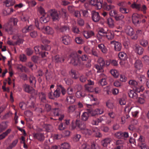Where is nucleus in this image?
<instances>
[{"mask_svg": "<svg viewBox=\"0 0 149 149\" xmlns=\"http://www.w3.org/2000/svg\"><path fill=\"white\" fill-rule=\"evenodd\" d=\"M86 98L89 101H96L97 100V99L94 97H93L92 95H88L86 97Z\"/></svg>", "mask_w": 149, "mask_h": 149, "instance_id": "e433bc0d", "label": "nucleus"}, {"mask_svg": "<svg viewBox=\"0 0 149 149\" xmlns=\"http://www.w3.org/2000/svg\"><path fill=\"white\" fill-rule=\"evenodd\" d=\"M60 94V91L56 89L53 93V96L51 97V98H53V97H55V98H57L59 97Z\"/></svg>", "mask_w": 149, "mask_h": 149, "instance_id": "8fccbe9b", "label": "nucleus"}, {"mask_svg": "<svg viewBox=\"0 0 149 149\" xmlns=\"http://www.w3.org/2000/svg\"><path fill=\"white\" fill-rule=\"evenodd\" d=\"M107 106L109 109H113L114 107L113 102L111 100H109L106 102Z\"/></svg>", "mask_w": 149, "mask_h": 149, "instance_id": "ea45409f", "label": "nucleus"}, {"mask_svg": "<svg viewBox=\"0 0 149 149\" xmlns=\"http://www.w3.org/2000/svg\"><path fill=\"white\" fill-rule=\"evenodd\" d=\"M17 68L20 70L22 72H26L28 71V70L24 66L21 65H19L17 66Z\"/></svg>", "mask_w": 149, "mask_h": 149, "instance_id": "58836bf2", "label": "nucleus"}, {"mask_svg": "<svg viewBox=\"0 0 149 149\" xmlns=\"http://www.w3.org/2000/svg\"><path fill=\"white\" fill-rule=\"evenodd\" d=\"M90 3L91 5L95 6L98 9L102 8V3L101 0H90Z\"/></svg>", "mask_w": 149, "mask_h": 149, "instance_id": "6e6552de", "label": "nucleus"}, {"mask_svg": "<svg viewBox=\"0 0 149 149\" xmlns=\"http://www.w3.org/2000/svg\"><path fill=\"white\" fill-rule=\"evenodd\" d=\"M98 64L95 65V67L97 70V72H102L104 71L103 67L105 65L108 66L110 64V62L108 61H105L104 59L102 57H100L97 61Z\"/></svg>", "mask_w": 149, "mask_h": 149, "instance_id": "f03ea898", "label": "nucleus"}, {"mask_svg": "<svg viewBox=\"0 0 149 149\" xmlns=\"http://www.w3.org/2000/svg\"><path fill=\"white\" fill-rule=\"evenodd\" d=\"M39 97L41 99L42 101L43 102H44L45 101V95L44 93H40L39 94Z\"/></svg>", "mask_w": 149, "mask_h": 149, "instance_id": "052dcab7", "label": "nucleus"}, {"mask_svg": "<svg viewBox=\"0 0 149 149\" xmlns=\"http://www.w3.org/2000/svg\"><path fill=\"white\" fill-rule=\"evenodd\" d=\"M66 100L68 103L72 104L74 102L75 99L73 97L70 96L67 97Z\"/></svg>", "mask_w": 149, "mask_h": 149, "instance_id": "79ce46f5", "label": "nucleus"}, {"mask_svg": "<svg viewBox=\"0 0 149 149\" xmlns=\"http://www.w3.org/2000/svg\"><path fill=\"white\" fill-rule=\"evenodd\" d=\"M105 36L109 40H112L114 37V33L112 31H108L106 33Z\"/></svg>", "mask_w": 149, "mask_h": 149, "instance_id": "4be33fe9", "label": "nucleus"}, {"mask_svg": "<svg viewBox=\"0 0 149 149\" xmlns=\"http://www.w3.org/2000/svg\"><path fill=\"white\" fill-rule=\"evenodd\" d=\"M4 3L6 6L9 7L13 5L15 3L14 0H6Z\"/></svg>", "mask_w": 149, "mask_h": 149, "instance_id": "2f4dec72", "label": "nucleus"}, {"mask_svg": "<svg viewBox=\"0 0 149 149\" xmlns=\"http://www.w3.org/2000/svg\"><path fill=\"white\" fill-rule=\"evenodd\" d=\"M94 135L97 137H100L102 136V134L98 130L97 128H96L93 130Z\"/></svg>", "mask_w": 149, "mask_h": 149, "instance_id": "a19ab883", "label": "nucleus"}, {"mask_svg": "<svg viewBox=\"0 0 149 149\" xmlns=\"http://www.w3.org/2000/svg\"><path fill=\"white\" fill-rule=\"evenodd\" d=\"M88 111L89 113L92 116L98 115L96 109L95 110H89Z\"/></svg>", "mask_w": 149, "mask_h": 149, "instance_id": "3c124183", "label": "nucleus"}, {"mask_svg": "<svg viewBox=\"0 0 149 149\" xmlns=\"http://www.w3.org/2000/svg\"><path fill=\"white\" fill-rule=\"evenodd\" d=\"M75 124L76 125V126L74 125H72V129H74L76 127H77L82 132L86 129V127L85 124L79 120H76L75 122Z\"/></svg>", "mask_w": 149, "mask_h": 149, "instance_id": "20e7f679", "label": "nucleus"}, {"mask_svg": "<svg viewBox=\"0 0 149 149\" xmlns=\"http://www.w3.org/2000/svg\"><path fill=\"white\" fill-rule=\"evenodd\" d=\"M81 132L83 134L86 135H90L92 133V132L91 130L86 128L85 129Z\"/></svg>", "mask_w": 149, "mask_h": 149, "instance_id": "09e8293b", "label": "nucleus"}, {"mask_svg": "<svg viewBox=\"0 0 149 149\" xmlns=\"http://www.w3.org/2000/svg\"><path fill=\"white\" fill-rule=\"evenodd\" d=\"M8 125L6 122H3L0 124V132L4 130Z\"/></svg>", "mask_w": 149, "mask_h": 149, "instance_id": "f704fd0d", "label": "nucleus"}, {"mask_svg": "<svg viewBox=\"0 0 149 149\" xmlns=\"http://www.w3.org/2000/svg\"><path fill=\"white\" fill-rule=\"evenodd\" d=\"M100 76L101 80H100L99 84L102 86L107 85V82L106 79L107 78V77L103 73L101 74Z\"/></svg>", "mask_w": 149, "mask_h": 149, "instance_id": "4468645a", "label": "nucleus"}, {"mask_svg": "<svg viewBox=\"0 0 149 149\" xmlns=\"http://www.w3.org/2000/svg\"><path fill=\"white\" fill-rule=\"evenodd\" d=\"M38 11L42 15L46 14L45 13V10L42 7L40 6L38 8Z\"/></svg>", "mask_w": 149, "mask_h": 149, "instance_id": "69168bd1", "label": "nucleus"}, {"mask_svg": "<svg viewBox=\"0 0 149 149\" xmlns=\"http://www.w3.org/2000/svg\"><path fill=\"white\" fill-rule=\"evenodd\" d=\"M134 66L137 69H140L142 67L141 61L139 60H136L134 63Z\"/></svg>", "mask_w": 149, "mask_h": 149, "instance_id": "c85d7f7f", "label": "nucleus"}, {"mask_svg": "<svg viewBox=\"0 0 149 149\" xmlns=\"http://www.w3.org/2000/svg\"><path fill=\"white\" fill-rule=\"evenodd\" d=\"M118 56L119 58L122 60L120 62V65L122 66H124L125 62L124 61L126 60L127 58V56L126 54L124 52H121L118 54Z\"/></svg>", "mask_w": 149, "mask_h": 149, "instance_id": "423d86ee", "label": "nucleus"}, {"mask_svg": "<svg viewBox=\"0 0 149 149\" xmlns=\"http://www.w3.org/2000/svg\"><path fill=\"white\" fill-rule=\"evenodd\" d=\"M50 46L48 45H46L45 46L42 45L40 47L36 46L34 47L35 51L36 54H40V50L41 49L42 50H50Z\"/></svg>", "mask_w": 149, "mask_h": 149, "instance_id": "0eeeda50", "label": "nucleus"}, {"mask_svg": "<svg viewBox=\"0 0 149 149\" xmlns=\"http://www.w3.org/2000/svg\"><path fill=\"white\" fill-rule=\"evenodd\" d=\"M111 44L114 46V49L116 51H119L121 49V45L120 43L118 42L113 41L111 42Z\"/></svg>", "mask_w": 149, "mask_h": 149, "instance_id": "f8f14e48", "label": "nucleus"}, {"mask_svg": "<svg viewBox=\"0 0 149 149\" xmlns=\"http://www.w3.org/2000/svg\"><path fill=\"white\" fill-rule=\"evenodd\" d=\"M49 20V17H48L47 14L42 15L40 18V21L41 22L46 23L48 22Z\"/></svg>", "mask_w": 149, "mask_h": 149, "instance_id": "cd10ccee", "label": "nucleus"}, {"mask_svg": "<svg viewBox=\"0 0 149 149\" xmlns=\"http://www.w3.org/2000/svg\"><path fill=\"white\" fill-rule=\"evenodd\" d=\"M107 118L105 116H103L98 118L99 123L105 122Z\"/></svg>", "mask_w": 149, "mask_h": 149, "instance_id": "e2e57ef3", "label": "nucleus"}, {"mask_svg": "<svg viewBox=\"0 0 149 149\" xmlns=\"http://www.w3.org/2000/svg\"><path fill=\"white\" fill-rule=\"evenodd\" d=\"M119 11L122 13L124 14H127L129 12V11L126 8L121 7L119 9Z\"/></svg>", "mask_w": 149, "mask_h": 149, "instance_id": "49530a36", "label": "nucleus"}, {"mask_svg": "<svg viewBox=\"0 0 149 149\" xmlns=\"http://www.w3.org/2000/svg\"><path fill=\"white\" fill-rule=\"evenodd\" d=\"M33 136L34 139H36L40 141L43 140L45 139L44 134L40 133L34 134Z\"/></svg>", "mask_w": 149, "mask_h": 149, "instance_id": "dca6fc26", "label": "nucleus"}, {"mask_svg": "<svg viewBox=\"0 0 149 149\" xmlns=\"http://www.w3.org/2000/svg\"><path fill=\"white\" fill-rule=\"evenodd\" d=\"M59 29L61 31L64 32L67 31H69V28L68 26H61Z\"/></svg>", "mask_w": 149, "mask_h": 149, "instance_id": "5fc2aeb1", "label": "nucleus"}, {"mask_svg": "<svg viewBox=\"0 0 149 149\" xmlns=\"http://www.w3.org/2000/svg\"><path fill=\"white\" fill-rule=\"evenodd\" d=\"M140 44L143 47H146L148 44V41L145 39H142L140 40Z\"/></svg>", "mask_w": 149, "mask_h": 149, "instance_id": "37998d69", "label": "nucleus"}, {"mask_svg": "<svg viewBox=\"0 0 149 149\" xmlns=\"http://www.w3.org/2000/svg\"><path fill=\"white\" fill-rule=\"evenodd\" d=\"M118 11L116 10H113L110 12L109 14L111 16L115 17V16L118 15Z\"/></svg>", "mask_w": 149, "mask_h": 149, "instance_id": "603ef678", "label": "nucleus"}, {"mask_svg": "<svg viewBox=\"0 0 149 149\" xmlns=\"http://www.w3.org/2000/svg\"><path fill=\"white\" fill-rule=\"evenodd\" d=\"M114 136L117 138H121L123 137V132H117L114 134Z\"/></svg>", "mask_w": 149, "mask_h": 149, "instance_id": "13d9d810", "label": "nucleus"}, {"mask_svg": "<svg viewBox=\"0 0 149 149\" xmlns=\"http://www.w3.org/2000/svg\"><path fill=\"white\" fill-rule=\"evenodd\" d=\"M81 149H100L99 145H95L94 143L90 144L88 143H84L82 144Z\"/></svg>", "mask_w": 149, "mask_h": 149, "instance_id": "7ed1b4c3", "label": "nucleus"}, {"mask_svg": "<svg viewBox=\"0 0 149 149\" xmlns=\"http://www.w3.org/2000/svg\"><path fill=\"white\" fill-rule=\"evenodd\" d=\"M52 60L55 62L59 63L63 61L64 59L62 57H60L59 55H56L53 57Z\"/></svg>", "mask_w": 149, "mask_h": 149, "instance_id": "bb28decb", "label": "nucleus"}, {"mask_svg": "<svg viewBox=\"0 0 149 149\" xmlns=\"http://www.w3.org/2000/svg\"><path fill=\"white\" fill-rule=\"evenodd\" d=\"M49 13L53 20L54 21L57 20L59 17L60 13L54 10H52L49 11Z\"/></svg>", "mask_w": 149, "mask_h": 149, "instance_id": "39448f33", "label": "nucleus"}, {"mask_svg": "<svg viewBox=\"0 0 149 149\" xmlns=\"http://www.w3.org/2000/svg\"><path fill=\"white\" fill-rule=\"evenodd\" d=\"M76 109L75 106L71 105L68 108V111L69 113H72Z\"/></svg>", "mask_w": 149, "mask_h": 149, "instance_id": "864d4df0", "label": "nucleus"}, {"mask_svg": "<svg viewBox=\"0 0 149 149\" xmlns=\"http://www.w3.org/2000/svg\"><path fill=\"white\" fill-rule=\"evenodd\" d=\"M83 33L84 36L87 39L92 38L95 35L94 33L91 30L84 31Z\"/></svg>", "mask_w": 149, "mask_h": 149, "instance_id": "9d476101", "label": "nucleus"}, {"mask_svg": "<svg viewBox=\"0 0 149 149\" xmlns=\"http://www.w3.org/2000/svg\"><path fill=\"white\" fill-rule=\"evenodd\" d=\"M33 29L32 26L30 25L24 27L22 29V31L23 33H26L29 32Z\"/></svg>", "mask_w": 149, "mask_h": 149, "instance_id": "c756f323", "label": "nucleus"}, {"mask_svg": "<svg viewBox=\"0 0 149 149\" xmlns=\"http://www.w3.org/2000/svg\"><path fill=\"white\" fill-rule=\"evenodd\" d=\"M131 7L133 8H135L138 10H140L141 6L140 4H137L134 3L131 6Z\"/></svg>", "mask_w": 149, "mask_h": 149, "instance_id": "de8ad7c7", "label": "nucleus"}, {"mask_svg": "<svg viewBox=\"0 0 149 149\" xmlns=\"http://www.w3.org/2000/svg\"><path fill=\"white\" fill-rule=\"evenodd\" d=\"M62 148L65 149H68L70 147V144L67 143H64L61 144Z\"/></svg>", "mask_w": 149, "mask_h": 149, "instance_id": "680f3d73", "label": "nucleus"}, {"mask_svg": "<svg viewBox=\"0 0 149 149\" xmlns=\"http://www.w3.org/2000/svg\"><path fill=\"white\" fill-rule=\"evenodd\" d=\"M18 142V139H16L13 141L10 144L8 147L9 149H11L13 148L14 147L17 143Z\"/></svg>", "mask_w": 149, "mask_h": 149, "instance_id": "4c0bfd02", "label": "nucleus"}, {"mask_svg": "<svg viewBox=\"0 0 149 149\" xmlns=\"http://www.w3.org/2000/svg\"><path fill=\"white\" fill-rule=\"evenodd\" d=\"M120 81L123 82H125L127 80V78L123 74H121L120 76Z\"/></svg>", "mask_w": 149, "mask_h": 149, "instance_id": "774afa93", "label": "nucleus"}, {"mask_svg": "<svg viewBox=\"0 0 149 149\" xmlns=\"http://www.w3.org/2000/svg\"><path fill=\"white\" fill-rule=\"evenodd\" d=\"M129 84L131 86L136 87L137 85V82L134 80H130L129 81Z\"/></svg>", "mask_w": 149, "mask_h": 149, "instance_id": "6e6d98bb", "label": "nucleus"}, {"mask_svg": "<svg viewBox=\"0 0 149 149\" xmlns=\"http://www.w3.org/2000/svg\"><path fill=\"white\" fill-rule=\"evenodd\" d=\"M74 15L75 17L79 18L81 17V14L79 11L76 10L74 11Z\"/></svg>", "mask_w": 149, "mask_h": 149, "instance_id": "338daca9", "label": "nucleus"}, {"mask_svg": "<svg viewBox=\"0 0 149 149\" xmlns=\"http://www.w3.org/2000/svg\"><path fill=\"white\" fill-rule=\"evenodd\" d=\"M23 87L24 90L26 92L31 93L33 91V88L28 84H25Z\"/></svg>", "mask_w": 149, "mask_h": 149, "instance_id": "b1692460", "label": "nucleus"}, {"mask_svg": "<svg viewBox=\"0 0 149 149\" xmlns=\"http://www.w3.org/2000/svg\"><path fill=\"white\" fill-rule=\"evenodd\" d=\"M125 33L128 36H132L134 34V31L133 29L130 26H128L125 29Z\"/></svg>", "mask_w": 149, "mask_h": 149, "instance_id": "f3484780", "label": "nucleus"}, {"mask_svg": "<svg viewBox=\"0 0 149 149\" xmlns=\"http://www.w3.org/2000/svg\"><path fill=\"white\" fill-rule=\"evenodd\" d=\"M63 137V136L61 134H56L52 135L50 138L49 139L50 142H53L54 141L59 139H61Z\"/></svg>", "mask_w": 149, "mask_h": 149, "instance_id": "aec40b11", "label": "nucleus"}, {"mask_svg": "<svg viewBox=\"0 0 149 149\" xmlns=\"http://www.w3.org/2000/svg\"><path fill=\"white\" fill-rule=\"evenodd\" d=\"M98 47L102 52L104 54H106L107 52V49L104 45L103 44H99Z\"/></svg>", "mask_w": 149, "mask_h": 149, "instance_id": "393cba45", "label": "nucleus"}, {"mask_svg": "<svg viewBox=\"0 0 149 149\" xmlns=\"http://www.w3.org/2000/svg\"><path fill=\"white\" fill-rule=\"evenodd\" d=\"M144 90V88L142 86H140V87H135L134 90L137 93H139L141 91H142Z\"/></svg>", "mask_w": 149, "mask_h": 149, "instance_id": "bf43d9fd", "label": "nucleus"}, {"mask_svg": "<svg viewBox=\"0 0 149 149\" xmlns=\"http://www.w3.org/2000/svg\"><path fill=\"white\" fill-rule=\"evenodd\" d=\"M63 42L65 45H68L71 43V38L68 36H64L62 37Z\"/></svg>", "mask_w": 149, "mask_h": 149, "instance_id": "a211bd4d", "label": "nucleus"}, {"mask_svg": "<svg viewBox=\"0 0 149 149\" xmlns=\"http://www.w3.org/2000/svg\"><path fill=\"white\" fill-rule=\"evenodd\" d=\"M76 42L78 44H82L83 42L82 38L80 37H77L75 38Z\"/></svg>", "mask_w": 149, "mask_h": 149, "instance_id": "0e129e2a", "label": "nucleus"}, {"mask_svg": "<svg viewBox=\"0 0 149 149\" xmlns=\"http://www.w3.org/2000/svg\"><path fill=\"white\" fill-rule=\"evenodd\" d=\"M107 23L110 28H113L115 26L114 21L113 19L111 17L107 19Z\"/></svg>", "mask_w": 149, "mask_h": 149, "instance_id": "412c9836", "label": "nucleus"}, {"mask_svg": "<svg viewBox=\"0 0 149 149\" xmlns=\"http://www.w3.org/2000/svg\"><path fill=\"white\" fill-rule=\"evenodd\" d=\"M140 16L137 13H134L132 16V19L133 23L136 25L137 26L140 24L139 20V18Z\"/></svg>", "mask_w": 149, "mask_h": 149, "instance_id": "9b49d317", "label": "nucleus"}, {"mask_svg": "<svg viewBox=\"0 0 149 149\" xmlns=\"http://www.w3.org/2000/svg\"><path fill=\"white\" fill-rule=\"evenodd\" d=\"M133 49L135 52L139 55L142 54L143 52V49L138 45H136L134 46Z\"/></svg>", "mask_w": 149, "mask_h": 149, "instance_id": "2eb2a0df", "label": "nucleus"}, {"mask_svg": "<svg viewBox=\"0 0 149 149\" xmlns=\"http://www.w3.org/2000/svg\"><path fill=\"white\" fill-rule=\"evenodd\" d=\"M89 113L88 111V112H84L83 113L81 116L82 120L84 121L87 120L89 117Z\"/></svg>", "mask_w": 149, "mask_h": 149, "instance_id": "7c9ffc66", "label": "nucleus"}, {"mask_svg": "<svg viewBox=\"0 0 149 149\" xmlns=\"http://www.w3.org/2000/svg\"><path fill=\"white\" fill-rule=\"evenodd\" d=\"M70 59V63L74 65L80 64V59L83 61H86L89 59L87 55H84L81 57L76 53H72Z\"/></svg>", "mask_w": 149, "mask_h": 149, "instance_id": "f257e3e1", "label": "nucleus"}, {"mask_svg": "<svg viewBox=\"0 0 149 149\" xmlns=\"http://www.w3.org/2000/svg\"><path fill=\"white\" fill-rule=\"evenodd\" d=\"M85 94L84 91H77L76 94V96L78 98H80L81 97H84Z\"/></svg>", "mask_w": 149, "mask_h": 149, "instance_id": "c9c22d12", "label": "nucleus"}, {"mask_svg": "<svg viewBox=\"0 0 149 149\" xmlns=\"http://www.w3.org/2000/svg\"><path fill=\"white\" fill-rule=\"evenodd\" d=\"M103 7L105 10L109 11L110 10L113 9L115 8V6L112 5H107L106 2L104 3Z\"/></svg>", "mask_w": 149, "mask_h": 149, "instance_id": "a878e982", "label": "nucleus"}, {"mask_svg": "<svg viewBox=\"0 0 149 149\" xmlns=\"http://www.w3.org/2000/svg\"><path fill=\"white\" fill-rule=\"evenodd\" d=\"M110 72L111 74L115 77H117L119 75V73L116 70L113 69L110 71Z\"/></svg>", "mask_w": 149, "mask_h": 149, "instance_id": "c03bdc74", "label": "nucleus"}, {"mask_svg": "<svg viewBox=\"0 0 149 149\" xmlns=\"http://www.w3.org/2000/svg\"><path fill=\"white\" fill-rule=\"evenodd\" d=\"M139 142V144L141 145L143 143H145V138L141 136H140V137L138 140Z\"/></svg>", "mask_w": 149, "mask_h": 149, "instance_id": "4d7b16f0", "label": "nucleus"}, {"mask_svg": "<svg viewBox=\"0 0 149 149\" xmlns=\"http://www.w3.org/2000/svg\"><path fill=\"white\" fill-rule=\"evenodd\" d=\"M69 74L73 78L75 79L77 78V72L75 70H72L70 72Z\"/></svg>", "mask_w": 149, "mask_h": 149, "instance_id": "a18cd8bd", "label": "nucleus"}, {"mask_svg": "<svg viewBox=\"0 0 149 149\" xmlns=\"http://www.w3.org/2000/svg\"><path fill=\"white\" fill-rule=\"evenodd\" d=\"M91 14L93 21L95 22L99 21L100 19V16L99 13L95 11H92Z\"/></svg>", "mask_w": 149, "mask_h": 149, "instance_id": "1a4fd4ad", "label": "nucleus"}, {"mask_svg": "<svg viewBox=\"0 0 149 149\" xmlns=\"http://www.w3.org/2000/svg\"><path fill=\"white\" fill-rule=\"evenodd\" d=\"M13 11L14 10L13 8H8L3 11V13L4 15H7L11 14Z\"/></svg>", "mask_w": 149, "mask_h": 149, "instance_id": "72a5a7b5", "label": "nucleus"}, {"mask_svg": "<svg viewBox=\"0 0 149 149\" xmlns=\"http://www.w3.org/2000/svg\"><path fill=\"white\" fill-rule=\"evenodd\" d=\"M111 141L110 138H106L102 141V145L104 147H106L107 145L109 144Z\"/></svg>", "mask_w": 149, "mask_h": 149, "instance_id": "473e14b6", "label": "nucleus"}, {"mask_svg": "<svg viewBox=\"0 0 149 149\" xmlns=\"http://www.w3.org/2000/svg\"><path fill=\"white\" fill-rule=\"evenodd\" d=\"M42 30L44 33L48 34H52L54 33L53 29L49 26L43 27Z\"/></svg>", "mask_w": 149, "mask_h": 149, "instance_id": "ddd939ff", "label": "nucleus"}, {"mask_svg": "<svg viewBox=\"0 0 149 149\" xmlns=\"http://www.w3.org/2000/svg\"><path fill=\"white\" fill-rule=\"evenodd\" d=\"M129 97L134 99H136L138 97L137 93L134 90H130L128 93Z\"/></svg>", "mask_w": 149, "mask_h": 149, "instance_id": "6ab92c4d", "label": "nucleus"}, {"mask_svg": "<svg viewBox=\"0 0 149 149\" xmlns=\"http://www.w3.org/2000/svg\"><path fill=\"white\" fill-rule=\"evenodd\" d=\"M124 17L125 16L121 14H119L115 16V19L116 21H121L122 23L123 24L125 23V21L123 20Z\"/></svg>", "mask_w": 149, "mask_h": 149, "instance_id": "5701e85b", "label": "nucleus"}]
</instances>
